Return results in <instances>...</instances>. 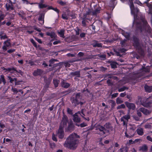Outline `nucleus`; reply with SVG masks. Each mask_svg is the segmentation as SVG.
<instances>
[{
    "mask_svg": "<svg viewBox=\"0 0 152 152\" xmlns=\"http://www.w3.org/2000/svg\"><path fill=\"white\" fill-rule=\"evenodd\" d=\"M136 32H140L145 35L149 34L151 32V28L147 21L142 19L141 22H136Z\"/></svg>",
    "mask_w": 152,
    "mask_h": 152,
    "instance_id": "f257e3e1",
    "label": "nucleus"
},
{
    "mask_svg": "<svg viewBox=\"0 0 152 152\" xmlns=\"http://www.w3.org/2000/svg\"><path fill=\"white\" fill-rule=\"evenodd\" d=\"M76 137H79V136L76 134L72 133L70 134L66 138L64 146L70 149H75L79 141Z\"/></svg>",
    "mask_w": 152,
    "mask_h": 152,
    "instance_id": "f03ea898",
    "label": "nucleus"
},
{
    "mask_svg": "<svg viewBox=\"0 0 152 152\" xmlns=\"http://www.w3.org/2000/svg\"><path fill=\"white\" fill-rule=\"evenodd\" d=\"M133 46L137 50L138 53L141 55H144V51L142 48V45L140 42L139 38L134 35L133 36Z\"/></svg>",
    "mask_w": 152,
    "mask_h": 152,
    "instance_id": "7ed1b4c3",
    "label": "nucleus"
},
{
    "mask_svg": "<svg viewBox=\"0 0 152 152\" xmlns=\"http://www.w3.org/2000/svg\"><path fill=\"white\" fill-rule=\"evenodd\" d=\"M71 102L73 105L76 107L79 104L82 106L86 103V101L82 98V96L81 93H78L75 94V97L73 98Z\"/></svg>",
    "mask_w": 152,
    "mask_h": 152,
    "instance_id": "20e7f679",
    "label": "nucleus"
},
{
    "mask_svg": "<svg viewBox=\"0 0 152 152\" xmlns=\"http://www.w3.org/2000/svg\"><path fill=\"white\" fill-rule=\"evenodd\" d=\"M96 133L101 136L105 137L106 136L107 133L109 132V131L106 129L103 126L98 124L95 126Z\"/></svg>",
    "mask_w": 152,
    "mask_h": 152,
    "instance_id": "39448f33",
    "label": "nucleus"
},
{
    "mask_svg": "<svg viewBox=\"0 0 152 152\" xmlns=\"http://www.w3.org/2000/svg\"><path fill=\"white\" fill-rule=\"evenodd\" d=\"M57 132L58 138L60 139H62L64 136V127L60 125Z\"/></svg>",
    "mask_w": 152,
    "mask_h": 152,
    "instance_id": "423d86ee",
    "label": "nucleus"
},
{
    "mask_svg": "<svg viewBox=\"0 0 152 152\" xmlns=\"http://www.w3.org/2000/svg\"><path fill=\"white\" fill-rule=\"evenodd\" d=\"M3 44L4 45L2 47V49L4 51H5L7 50V48L11 47V39H8L4 42Z\"/></svg>",
    "mask_w": 152,
    "mask_h": 152,
    "instance_id": "0eeeda50",
    "label": "nucleus"
},
{
    "mask_svg": "<svg viewBox=\"0 0 152 152\" xmlns=\"http://www.w3.org/2000/svg\"><path fill=\"white\" fill-rule=\"evenodd\" d=\"M125 104L129 110H134L136 108V105L134 103L126 102Z\"/></svg>",
    "mask_w": 152,
    "mask_h": 152,
    "instance_id": "6e6552de",
    "label": "nucleus"
},
{
    "mask_svg": "<svg viewBox=\"0 0 152 152\" xmlns=\"http://www.w3.org/2000/svg\"><path fill=\"white\" fill-rule=\"evenodd\" d=\"M78 114H80V111L75 113L73 115V120L74 122L75 123H80L81 121V119L77 115Z\"/></svg>",
    "mask_w": 152,
    "mask_h": 152,
    "instance_id": "1a4fd4ad",
    "label": "nucleus"
},
{
    "mask_svg": "<svg viewBox=\"0 0 152 152\" xmlns=\"http://www.w3.org/2000/svg\"><path fill=\"white\" fill-rule=\"evenodd\" d=\"M68 123V121L67 116L65 115H64L61 121V123L63 124V126L62 125V126L64 127V128L66 127L67 126Z\"/></svg>",
    "mask_w": 152,
    "mask_h": 152,
    "instance_id": "9d476101",
    "label": "nucleus"
},
{
    "mask_svg": "<svg viewBox=\"0 0 152 152\" xmlns=\"http://www.w3.org/2000/svg\"><path fill=\"white\" fill-rule=\"evenodd\" d=\"M94 10L92 11V15H96L100 13L101 8L99 6L97 7V5H94Z\"/></svg>",
    "mask_w": 152,
    "mask_h": 152,
    "instance_id": "9b49d317",
    "label": "nucleus"
},
{
    "mask_svg": "<svg viewBox=\"0 0 152 152\" xmlns=\"http://www.w3.org/2000/svg\"><path fill=\"white\" fill-rule=\"evenodd\" d=\"M10 2V3H7L5 5L7 11L13 10L14 9L12 2L11 1Z\"/></svg>",
    "mask_w": 152,
    "mask_h": 152,
    "instance_id": "f8f14e48",
    "label": "nucleus"
},
{
    "mask_svg": "<svg viewBox=\"0 0 152 152\" xmlns=\"http://www.w3.org/2000/svg\"><path fill=\"white\" fill-rule=\"evenodd\" d=\"M117 0H111L109 4V6L110 7L112 8L113 10L115 8L117 4ZM122 2H124L125 0H120Z\"/></svg>",
    "mask_w": 152,
    "mask_h": 152,
    "instance_id": "ddd939ff",
    "label": "nucleus"
},
{
    "mask_svg": "<svg viewBox=\"0 0 152 152\" xmlns=\"http://www.w3.org/2000/svg\"><path fill=\"white\" fill-rule=\"evenodd\" d=\"M93 42L91 44V45L94 48H102V44L101 43H99L98 41L94 40L93 41Z\"/></svg>",
    "mask_w": 152,
    "mask_h": 152,
    "instance_id": "4468645a",
    "label": "nucleus"
},
{
    "mask_svg": "<svg viewBox=\"0 0 152 152\" xmlns=\"http://www.w3.org/2000/svg\"><path fill=\"white\" fill-rule=\"evenodd\" d=\"M43 72V71L40 69H37L35 70L33 73L34 76H36L38 75H41Z\"/></svg>",
    "mask_w": 152,
    "mask_h": 152,
    "instance_id": "2eb2a0df",
    "label": "nucleus"
},
{
    "mask_svg": "<svg viewBox=\"0 0 152 152\" xmlns=\"http://www.w3.org/2000/svg\"><path fill=\"white\" fill-rule=\"evenodd\" d=\"M69 75L72 76H76V77H80V71L78 70L75 71V72H71L69 74Z\"/></svg>",
    "mask_w": 152,
    "mask_h": 152,
    "instance_id": "dca6fc26",
    "label": "nucleus"
},
{
    "mask_svg": "<svg viewBox=\"0 0 152 152\" xmlns=\"http://www.w3.org/2000/svg\"><path fill=\"white\" fill-rule=\"evenodd\" d=\"M107 63L110 64L112 68H115L117 67V65L118 64V63L116 62L109 60L107 61Z\"/></svg>",
    "mask_w": 152,
    "mask_h": 152,
    "instance_id": "f3484780",
    "label": "nucleus"
},
{
    "mask_svg": "<svg viewBox=\"0 0 152 152\" xmlns=\"http://www.w3.org/2000/svg\"><path fill=\"white\" fill-rule=\"evenodd\" d=\"M61 84L62 87L65 88H69L71 85L70 83L66 82L64 80L61 82Z\"/></svg>",
    "mask_w": 152,
    "mask_h": 152,
    "instance_id": "a211bd4d",
    "label": "nucleus"
},
{
    "mask_svg": "<svg viewBox=\"0 0 152 152\" xmlns=\"http://www.w3.org/2000/svg\"><path fill=\"white\" fill-rule=\"evenodd\" d=\"M139 110L140 112L142 113L145 115H149L151 113V112L150 110L143 107L140 108L139 109Z\"/></svg>",
    "mask_w": 152,
    "mask_h": 152,
    "instance_id": "6ab92c4d",
    "label": "nucleus"
},
{
    "mask_svg": "<svg viewBox=\"0 0 152 152\" xmlns=\"http://www.w3.org/2000/svg\"><path fill=\"white\" fill-rule=\"evenodd\" d=\"M44 14L43 13H41L39 15V17L38 18V20L39 21L41 22V23H40L41 24H42L44 23Z\"/></svg>",
    "mask_w": 152,
    "mask_h": 152,
    "instance_id": "aec40b11",
    "label": "nucleus"
},
{
    "mask_svg": "<svg viewBox=\"0 0 152 152\" xmlns=\"http://www.w3.org/2000/svg\"><path fill=\"white\" fill-rule=\"evenodd\" d=\"M144 88L146 92L150 93L152 91V86H149L145 85L144 86Z\"/></svg>",
    "mask_w": 152,
    "mask_h": 152,
    "instance_id": "412c9836",
    "label": "nucleus"
},
{
    "mask_svg": "<svg viewBox=\"0 0 152 152\" xmlns=\"http://www.w3.org/2000/svg\"><path fill=\"white\" fill-rule=\"evenodd\" d=\"M64 32L65 30L64 29H61L59 31H58V34L59 35L60 37L63 38H64L65 37L64 36Z\"/></svg>",
    "mask_w": 152,
    "mask_h": 152,
    "instance_id": "4be33fe9",
    "label": "nucleus"
},
{
    "mask_svg": "<svg viewBox=\"0 0 152 152\" xmlns=\"http://www.w3.org/2000/svg\"><path fill=\"white\" fill-rule=\"evenodd\" d=\"M81 92L83 93L86 96H88V94L90 93V91L88 90V88H84L83 89L81 90Z\"/></svg>",
    "mask_w": 152,
    "mask_h": 152,
    "instance_id": "5701e85b",
    "label": "nucleus"
},
{
    "mask_svg": "<svg viewBox=\"0 0 152 152\" xmlns=\"http://www.w3.org/2000/svg\"><path fill=\"white\" fill-rule=\"evenodd\" d=\"M122 34L127 39H129L130 34L129 33L126 32L125 31L123 30L122 31Z\"/></svg>",
    "mask_w": 152,
    "mask_h": 152,
    "instance_id": "b1692460",
    "label": "nucleus"
},
{
    "mask_svg": "<svg viewBox=\"0 0 152 152\" xmlns=\"http://www.w3.org/2000/svg\"><path fill=\"white\" fill-rule=\"evenodd\" d=\"M0 38L1 40L8 39V37L7 35L2 31L0 32Z\"/></svg>",
    "mask_w": 152,
    "mask_h": 152,
    "instance_id": "393cba45",
    "label": "nucleus"
},
{
    "mask_svg": "<svg viewBox=\"0 0 152 152\" xmlns=\"http://www.w3.org/2000/svg\"><path fill=\"white\" fill-rule=\"evenodd\" d=\"M74 127V125L72 121H70L68 123V130L70 131L72 130Z\"/></svg>",
    "mask_w": 152,
    "mask_h": 152,
    "instance_id": "a878e982",
    "label": "nucleus"
},
{
    "mask_svg": "<svg viewBox=\"0 0 152 152\" xmlns=\"http://www.w3.org/2000/svg\"><path fill=\"white\" fill-rule=\"evenodd\" d=\"M140 70L146 73H148L150 72V68L149 66H148L146 67L142 66Z\"/></svg>",
    "mask_w": 152,
    "mask_h": 152,
    "instance_id": "bb28decb",
    "label": "nucleus"
},
{
    "mask_svg": "<svg viewBox=\"0 0 152 152\" xmlns=\"http://www.w3.org/2000/svg\"><path fill=\"white\" fill-rule=\"evenodd\" d=\"M46 34L47 36H50L52 38H55V34L54 32H51L50 33L47 32Z\"/></svg>",
    "mask_w": 152,
    "mask_h": 152,
    "instance_id": "cd10ccee",
    "label": "nucleus"
},
{
    "mask_svg": "<svg viewBox=\"0 0 152 152\" xmlns=\"http://www.w3.org/2000/svg\"><path fill=\"white\" fill-rule=\"evenodd\" d=\"M148 147L146 145L144 144L140 148V150L143 152L146 151L148 150Z\"/></svg>",
    "mask_w": 152,
    "mask_h": 152,
    "instance_id": "c85d7f7f",
    "label": "nucleus"
},
{
    "mask_svg": "<svg viewBox=\"0 0 152 152\" xmlns=\"http://www.w3.org/2000/svg\"><path fill=\"white\" fill-rule=\"evenodd\" d=\"M131 10L132 13L133 14H135V13H137L139 10L137 8H135L134 7V8H130Z\"/></svg>",
    "mask_w": 152,
    "mask_h": 152,
    "instance_id": "c756f323",
    "label": "nucleus"
},
{
    "mask_svg": "<svg viewBox=\"0 0 152 152\" xmlns=\"http://www.w3.org/2000/svg\"><path fill=\"white\" fill-rule=\"evenodd\" d=\"M2 82H3L4 85L6 83V81L4 78V76L3 75H0V84Z\"/></svg>",
    "mask_w": 152,
    "mask_h": 152,
    "instance_id": "7c9ffc66",
    "label": "nucleus"
},
{
    "mask_svg": "<svg viewBox=\"0 0 152 152\" xmlns=\"http://www.w3.org/2000/svg\"><path fill=\"white\" fill-rule=\"evenodd\" d=\"M5 16L3 12L0 10V23L1 21L4 20Z\"/></svg>",
    "mask_w": 152,
    "mask_h": 152,
    "instance_id": "2f4dec72",
    "label": "nucleus"
},
{
    "mask_svg": "<svg viewBox=\"0 0 152 152\" xmlns=\"http://www.w3.org/2000/svg\"><path fill=\"white\" fill-rule=\"evenodd\" d=\"M78 127H80L81 128L84 127H86L88 125V124L87 123L85 122H83L82 123H81L80 124H78L77 123H76L75 124Z\"/></svg>",
    "mask_w": 152,
    "mask_h": 152,
    "instance_id": "473e14b6",
    "label": "nucleus"
},
{
    "mask_svg": "<svg viewBox=\"0 0 152 152\" xmlns=\"http://www.w3.org/2000/svg\"><path fill=\"white\" fill-rule=\"evenodd\" d=\"M137 134L140 135H142L144 134L143 130V129L142 128L137 129Z\"/></svg>",
    "mask_w": 152,
    "mask_h": 152,
    "instance_id": "72a5a7b5",
    "label": "nucleus"
},
{
    "mask_svg": "<svg viewBox=\"0 0 152 152\" xmlns=\"http://www.w3.org/2000/svg\"><path fill=\"white\" fill-rule=\"evenodd\" d=\"M60 82V81L57 79H53V83L55 88L57 87L58 86V84Z\"/></svg>",
    "mask_w": 152,
    "mask_h": 152,
    "instance_id": "f704fd0d",
    "label": "nucleus"
},
{
    "mask_svg": "<svg viewBox=\"0 0 152 152\" xmlns=\"http://www.w3.org/2000/svg\"><path fill=\"white\" fill-rule=\"evenodd\" d=\"M22 1L24 4H30L31 5H33L37 4L36 3H30L28 0H22Z\"/></svg>",
    "mask_w": 152,
    "mask_h": 152,
    "instance_id": "c9c22d12",
    "label": "nucleus"
},
{
    "mask_svg": "<svg viewBox=\"0 0 152 152\" xmlns=\"http://www.w3.org/2000/svg\"><path fill=\"white\" fill-rule=\"evenodd\" d=\"M103 126L107 129H110L111 127V124L110 123H106Z\"/></svg>",
    "mask_w": 152,
    "mask_h": 152,
    "instance_id": "e433bc0d",
    "label": "nucleus"
},
{
    "mask_svg": "<svg viewBox=\"0 0 152 152\" xmlns=\"http://www.w3.org/2000/svg\"><path fill=\"white\" fill-rule=\"evenodd\" d=\"M119 151L120 152H128V148L126 147H124L121 148Z\"/></svg>",
    "mask_w": 152,
    "mask_h": 152,
    "instance_id": "4c0bfd02",
    "label": "nucleus"
},
{
    "mask_svg": "<svg viewBox=\"0 0 152 152\" xmlns=\"http://www.w3.org/2000/svg\"><path fill=\"white\" fill-rule=\"evenodd\" d=\"M3 70H5V72H10L12 70H15V67H13L12 68H4Z\"/></svg>",
    "mask_w": 152,
    "mask_h": 152,
    "instance_id": "58836bf2",
    "label": "nucleus"
},
{
    "mask_svg": "<svg viewBox=\"0 0 152 152\" xmlns=\"http://www.w3.org/2000/svg\"><path fill=\"white\" fill-rule=\"evenodd\" d=\"M141 104L142 105L144 106V107H148L149 106L150 103L149 102H143L142 103L141 102Z\"/></svg>",
    "mask_w": 152,
    "mask_h": 152,
    "instance_id": "ea45409f",
    "label": "nucleus"
},
{
    "mask_svg": "<svg viewBox=\"0 0 152 152\" xmlns=\"http://www.w3.org/2000/svg\"><path fill=\"white\" fill-rule=\"evenodd\" d=\"M88 15L86 13L84 14L82 19L91 21V19L88 18Z\"/></svg>",
    "mask_w": 152,
    "mask_h": 152,
    "instance_id": "a19ab883",
    "label": "nucleus"
},
{
    "mask_svg": "<svg viewBox=\"0 0 152 152\" xmlns=\"http://www.w3.org/2000/svg\"><path fill=\"white\" fill-rule=\"evenodd\" d=\"M116 102L117 104H119L123 103V101L121 100V98L118 97L116 100Z\"/></svg>",
    "mask_w": 152,
    "mask_h": 152,
    "instance_id": "79ce46f5",
    "label": "nucleus"
},
{
    "mask_svg": "<svg viewBox=\"0 0 152 152\" xmlns=\"http://www.w3.org/2000/svg\"><path fill=\"white\" fill-rule=\"evenodd\" d=\"M50 146L51 149H53L56 147V144L54 142H50Z\"/></svg>",
    "mask_w": 152,
    "mask_h": 152,
    "instance_id": "37998d69",
    "label": "nucleus"
},
{
    "mask_svg": "<svg viewBox=\"0 0 152 152\" xmlns=\"http://www.w3.org/2000/svg\"><path fill=\"white\" fill-rule=\"evenodd\" d=\"M30 41L33 44V45L35 48L37 47V45L36 42L34 41L33 39H30Z\"/></svg>",
    "mask_w": 152,
    "mask_h": 152,
    "instance_id": "c03bdc74",
    "label": "nucleus"
},
{
    "mask_svg": "<svg viewBox=\"0 0 152 152\" xmlns=\"http://www.w3.org/2000/svg\"><path fill=\"white\" fill-rule=\"evenodd\" d=\"M125 107V105L124 104H122L120 105H118L117 107V109L118 110L121 109H124Z\"/></svg>",
    "mask_w": 152,
    "mask_h": 152,
    "instance_id": "a18cd8bd",
    "label": "nucleus"
},
{
    "mask_svg": "<svg viewBox=\"0 0 152 152\" xmlns=\"http://www.w3.org/2000/svg\"><path fill=\"white\" fill-rule=\"evenodd\" d=\"M58 60L57 59H52L49 61V62L50 63V64H53L55 62H58Z\"/></svg>",
    "mask_w": 152,
    "mask_h": 152,
    "instance_id": "49530a36",
    "label": "nucleus"
},
{
    "mask_svg": "<svg viewBox=\"0 0 152 152\" xmlns=\"http://www.w3.org/2000/svg\"><path fill=\"white\" fill-rule=\"evenodd\" d=\"M128 88L127 87L124 86L122 88H121L120 89H119L118 90V91L119 92L123 91H125L126 89H128Z\"/></svg>",
    "mask_w": 152,
    "mask_h": 152,
    "instance_id": "de8ad7c7",
    "label": "nucleus"
},
{
    "mask_svg": "<svg viewBox=\"0 0 152 152\" xmlns=\"http://www.w3.org/2000/svg\"><path fill=\"white\" fill-rule=\"evenodd\" d=\"M8 77L9 78V79L10 80V83H12L15 80L16 81L17 80L16 78H14L13 79L10 76H8Z\"/></svg>",
    "mask_w": 152,
    "mask_h": 152,
    "instance_id": "09e8293b",
    "label": "nucleus"
},
{
    "mask_svg": "<svg viewBox=\"0 0 152 152\" xmlns=\"http://www.w3.org/2000/svg\"><path fill=\"white\" fill-rule=\"evenodd\" d=\"M39 7L40 8L43 9L47 7V6L45 4L40 3L39 4Z\"/></svg>",
    "mask_w": 152,
    "mask_h": 152,
    "instance_id": "8fccbe9b",
    "label": "nucleus"
},
{
    "mask_svg": "<svg viewBox=\"0 0 152 152\" xmlns=\"http://www.w3.org/2000/svg\"><path fill=\"white\" fill-rule=\"evenodd\" d=\"M67 113L69 115H72L73 114L72 110L69 108H67Z\"/></svg>",
    "mask_w": 152,
    "mask_h": 152,
    "instance_id": "3c124183",
    "label": "nucleus"
},
{
    "mask_svg": "<svg viewBox=\"0 0 152 152\" xmlns=\"http://www.w3.org/2000/svg\"><path fill=\"white\" fill-rule=\"evenodd\" d=\"M62 18L66 20H67L68 19V17L66 14H63L62 15Z\"/></svg>",
    "mask_w": 152,
    "mask_h": 152,
    "instance_id": "603ef678",
    "label": "nucleus"
},
{
    "mask_svg": "<svg viewBox=\"0 0 152 152\" xmlns=\"http://www.w3.org/2000/svg\"><path fill=\"white\" fill-rule=\"evenodd\" d=\"M129 2L130 3V8H134V4L133 3V0H128Z\"/></svg>",
    "mask_w": 152,
    "mask_h": 152,
    "instance_id": "864d4df0",
    "label": "nucleus"
},
{
    "mask_svg": "<svg viewBox=\"0 0 152 152\" xmlns=\"http://www.w3.org/2000/svg\"><path fill=\"white\" fill-rule=\"evenodd\" d=\"M77 30H75L76 34L78 35L79 34V31L81 30L78 27H77Z\"/></svg>",
    "mask_w": 152,
    "mask_h": 152,
    "instance_id": "5fc2aeb1",
    "label": "nucleus"
},
{
    "mask_svg": "<svg viewBox=\"0 0 152 152\" xmlns=\"http://www.w3.org/2000/svg\"><path fill=\"white\" fill-rule=\"evenodd\" d=\"M64 65L65 67H69L70 66V64L68 62H66L64 63Z\"/></svg>",
    "mask_w": 152,
    "mask_h": 152,
    "instance_id": "6e6d98bb",
    "label": "nucleus"
},
{
    "mask_svg": "<svg viewBox=\"0 0 152 152\" xmlns=\"http://www.w3.org/2000/svg\"><path fill=\"white\" fill-rule=\"evenodd\" d=\"M52 139L54 141L57 142V139L56 137L55 134H53L52 136Z\"/></svg>",
    "mask_w": 152,
    "mask_h": 152,
    "instance_id": "4d7b16f0",
    "label": "nucleus"
},
{
    "mask_svg": "<svg viewBox=\"0 0 152 152\" xmlns=\"http://www.w3.org/2000/svg\"><path fill=\"white\" fill-rule=\"evenodd\" d=\"M107 83L108 84V86H111L113 85V83L111 82V80L110 79H108L107 81Z\"/></svg>",
    "mask_w": 152,
    "mask_h": 152,
    "instance_id": "13d9d810",
    "label": "nucleus"
},
{
    "mask_svg": "<svg viewBox=\"0 0 152 152\" xmlns=\"http://www.w3.org/2000/svg\"><path fill=\"white\" fill-rule=\"evenodd\" d=\"M123 118L125 119L128 121L130 118V116L129 115H127L123 116Z\"/></svg>",
    "mask_w": 152,
    "mask_h": 152,
    "instance_id": "bf43d9fd",
    "label": "nucleus"
},
{
    "mask_svg": "<svg viewBox=\"0 0 152 152\" xmlns=\"http://www.w3.org/2000/svg\"><path fill=\"white\" fill-rule=\"evenodd\" d=\"M15 51V49H10L9 50H8L7 51V52L8 53L11 54Z\"/></svg>",
    "mask_w": 152,
    "mask_h": 152,
    "instance_id": "052dcab7",
    "label": "nucleus"
},
{
    "mask_svg": "<svg viewBox=\"0 0 152 152\" xmlns=\"http://www.w3.org/2000/svg\"><path fill=\"white\" fill-rule=\"evenodd\" d=\"M145 129H151V126L150 124H147L145 126Z\"/></svg>",
    "mask_w": 152,
    "mask_h": 152,
    "instance_id": "680f3d73",
    "label": "nucleus"
},
{
    "mask_svg": "<svg viewBox=\"0 0 152 152\" xmlns=\"http://www.w3.org/2000/svg\"><path fill=\"white\" fill-rule=\"evenodd\" d=\"M10 18L11 20H13L14 19V17L15 15L12 13H10Z\"/></svg>",
    "mask_w": 152,
    "mask_h": 152,
    "instance_id": "e2e57ef3",
    "label": "nucleus"
},
{
    "mask_svg": "<svg viewBox=\"0 0 152 152\" xmlns=\"http://www.w3.org/2000/svg\"><path fill=\"white\" fill-rule=\"evenodd\" d=\"M82 23L83 24V26H86V21L87 20L84 19H82Z\"/></svg>",
    "mask_w": 152,
    "mask_h": 152,
    "instance_id": "0e129e2a",
    "label": "nucleus"
},
{
    "mask_svg": "<svg viewBox=\"0 0 152 152\" xmlns=\"http://www.w3.org/2000/svg\"><path fill=\"white\" fill-rule=\"evenodd\" d=\"M116 103L113 100H111V107L112 108H113L115 106Z\"/></svg>",
    "mask_w": 152,
    "mask_h": 152,
    "instance_id": "69168bd1",
    "label": "nucleus"
},
{
    "mask_svg": "<svg viewBox=\"0 0 152 152\" xmlns=\"http://www.w3.org/2000/svg\"><path fill=\"white\" fill-rule=\"evenodd\" d=\"M86 33H82L80 34V36L81 38H83L85 37Z\"/></svg>",
    "mask_w": 152,
    "mask_h": 152,
    "instance_id": "338daca9",
    "label": "nucleus"
},
{
    "mask_svg": "<svg viewBox=\"0 0 152 152\" xmlns=\"http://www.w3.org/2000/svg\"><path fill=\"white\" fill-rule=\"evenodd\" d=\"M39 43L42 44V41L40 39H39L38 38L35 37L34 38Z\"/></svg>",
    "mask_w": 152,
    "mask_h": 152,
    "instance_id": "774afa93",
    "label": "nucleus"
}]
</instances>
